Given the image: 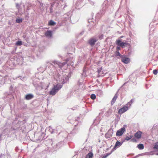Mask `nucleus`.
<instances>
[{"label": "nucleus", "mask_w": 158, "mask_h": 158, "mask_svg": "<svg viewBox=\"0 0 158 158\" xmlns=\"http://www.w3.org/2000/svg\"><path fill=\"white\" fill-rule=\"evenodd\" d=\"M114 0H105L103 2L102 9L97 14L95 18L98 20L103 16L106 13L110 14L113 10V6L115 4Z\"/></svg>", "instance_id": "f257e3e1"}, {"label": "nucleus", "mask_w": 158, "mask_h": 158, "mask_svg": "<svg viewBox=\"0 0 158 158\" xmlns=\"http://www.w3.org/2000/svg\"><path fill=\"white\" fill-rule=\"evenodd\" d=\"M62 59L65 61V62L61 63L56 60H54L52 63L48 62L47 63V66L45 69L47 70L48 73L50 75H52V74L55 72V68L58 66L59 68H61L66 64L69 61H70L72 59L71 57L66 58V59L62 58Z\"/></svg>", "instance_id": "f03ea898"}, {"label": "nucleus", "mask_w": 158, "mask_h": 158, "mask_svg": "<svg viewBox=\"0 0 158 158\" xmlns=\"http://www.w3.org/2000/svg\"><path fill=\"white\" fill-rule=\"evenodd\" d=\"M153 34H150L149 35V40L150 44H151V46L153 47L154 48L158 49V37L155 36L154 38V39L152 41L153 43L152 44V42L150 40L151 38L152 37Z\"/></svg>", "instance_id": "7ed1b4c3"}, {"label": "nucleus", "mask_w": 158, "mask_h": 158, "mask_svg": "<svg viewBox=\"0 0 158 158\" xmlns=\"http://www.w3.org/2000/svg\"><path fill=\"white\" fill-rule=\"evenodd\" d=\"M33 84L37 89L39 90L44 89L46 90L49 87V85H47L46 87L43 86L40 82L39 81L34 80L33 81Z\"/></svg>", "instance_id": "20e7f679"}, {"label": "nucleus", "mask_w": 158, "mask_h": 158, "mask_svg": "<svg viewBox=\"0 0 158 158\" xmlns=\"http://www.w3.org/2000/svg\"><path fill=\"white\" fill-rule=\"evenodd\" d=\"M62 87V85L60 84L54 85L52 90L49 92V94L52 95H54Z\"/></svg>", "instance_id": "39448f33"}, {"label": "nucleus", "mask_w": 158, "mask_h": 158, "mask_svg": "<svg viewBox=\"0 0 158 158\" xmlns=\"http://www.w3.org/2000/svg\"><path fill=\"white\" fill-rule=\"evenodd\" d=\"M98 40V37L97 35L94 36L89 39L87 41V43L91 47H93L96 42Z\"/></svg>", "instance_id": "423d86ee"}, {"label": "nucleus", "mask_w": 158, "mask_h": 158, "mask_svg": "<svg viewBox=\"0 0 158 158\" xmlns=\"http://www.w3.org/2000/svg\"><path fill=\"white\" fill-rule=\"evenodd\" d=\"M72 16L71 12H69L63 15L62 17V21L63 22L66 21H68L71 22V17Z\"/></svg>", "instance_id": "0eeeda50"}, {"label": "nucleus", "mask_w": 158, "mask_h": 158, "mask_svg": "<svg viewBox=\"0 0 158 158\" xmlns=\"http://www.w3.org/2000/svg\"><path fill=\"white\" fill-rule=\"evenodd\" d=\"M14 63L16 64L21 65L23 63V58L21 56H19L18 57L16 56H14Z\"/></svg>", "instance_id": "6e6552de"}, {"label": "nucleus", "mask_w": 158, "mask_h": 158, "mask_svg": "<svg viewBox=\"0 0 158 158\" xmlns=\"http://www.w3.org/2000/svg\"><path fill=\"white\" fill-rule=\"evenodd\" d=\"M13 96L10 94L6 93L4 94L3 98L6 102H8L10 100L13 99Z\"/></svg>", "instance_id": "1a4fd4ad"}, {"label": "nucleus", "mask_w": 158, "mask_h": 158, "mask_svg": "<svg viewBox=\"0 0 158 158\" xmlns=\"http://www.w3.org/2000/svg\"><path fill=\"white\" fill-rule=\"evenodd\" d=\"M52 145L54 151H56L59 148L62 146V143L59 142L57 143V142L54 141L52 143Z\"/></svg>", "instance_id": "9d476101"}, {"label": "nucleus", "mask_w": 158, "mask_h": 158, "mask_svg": "<svg viewBox=\"0 0 158 158\" xmlns=\"http://www.w3.org/2000/svg\"><path fill=\"white\" fill-rule=\"evenodd\" d=\"M126 125H125L123 126V127L118 130L116 132V135L117 136H120L122 135L126 131Z\"/></svg>", "instance_id": "9b49d317"}, {"label": "nucleus", "mask_w": 158, "mask_h": 158, "mask_svg": "<svg viewBox=\"0 0 158 158\" xmlns=\"http://www.w3.org/2000/svg\"><path fill=\"white\" fill-rule=\"evenodd\" d=\"M116 44L117 45L120 46L122 48H123L126 46L127 44L126 42H122L121 39H118L116 41Z\"/></svg>", "instance_id": "f8f14e48"}, {"label": "nucleus", "mask_w": 158, "mask_h": 158, "mask_svg": "<svg viewBox=\"0 0 158 158\" xmlns=\"http://www.w3.org/2000/svg\"><path fill=\"white\" fill-rule=\"evenodd\" d=\"M152 135H158V125H154L152 129Z\"/></svg>", "instance_id": "ddd939ff"}, {"label": "nucleus", "mask_w": 158, "mask_h": 158, "mask_svg": "<svg viewBox=\"0 0 158 158\" xmlns=\"http://www.w3.org/2000/svg\"><path fill=\"white\" fill-rule=\"evenodd\" d=\"M113 134V130L112 128L109 129L105 135V137L106 139L110 138L111 137Z\"/></svg>", "instance_id": "4468645a"}, {"label": "nucleus", "mask_w": 158, "mask_h": 158, "mask_svg": "<svg viewBox=\"0 0 158 158\" xmlns=\"http://www.w3.org/2000/svg\"><path fill=\"white\" fill-rule=\"evenodd\" d=\"M121 61L124 64H127L128 63L130 60V59L127 57L125 55H123L121 56Z\"/></svg>", "instance_id": "2eb2a0df"}, {"label": "nucleus", "mask_w": 158, "mask_h": 158, "mask_svg": "<svg viewBox=\"0 0 158 158\" xmlns=\"http://www.w3.org/2000/svg\"><path fill=\"white\" fill-rule=\"evenodd\" d=\"M78 131L79 130L78 127V124H77V125H75L74 128L71 132L70 134L72 135H74L78 133Z\"/></svg>", "instance_id": "dca6fc26"}, {"label": "nucleus", "mask_w": 158, "mask_h": 158, "mask_svg": "<svg viewBox=\"0 0 158 158\" xmlns=\"http://www.w3.org/2000/svg\"><path fill=\"white\" fill-rule=\"evenodd\" d=\"M124 141H123L122 142H121L118 141H117L115 143L114 148L112 149V151H114L117 148L120 147Z\"/></svg>", "instance_id": "f3484780"}, {"label": "nucleus", "mask_w": 158, "mask_h": 158, "mask_svg": "<svg viewBox=\"0 0 158 158\" xmlns=\"http://www.w3.org/2000/svg\"><path fill=\"white\" fill-rule=\"evenodd\" d=\"M45 35L47 38H50L52 37V31L51 30H48L45 32Z\"/></svg>", "instance_id": "a211bd4d"}, {"label": "nucleus", "mask_w": 158, "mask_h": 158, "mask_svg": "<svg viewBox=\"0 0 158 158\" xmlns=\"http://www.w3.org/2000/svg\"><path fill=\"white\" fill-rule=\"evenodd\" d=\"M119 89L118 90L117 92H116V94L114 95V96L112 98V100L111 102V105H113L115 102L117 98L118 97V92Z\"/></svg>", "instance_id": "6ab92c4d"}, {"label": "nucleus", "mask_w": 158, "mask_h": 158, "mask_svg": "<svg viewBox=\"0 0 158 158\" xmlns=\"http://www.w3.org/2000/svg\"><path fill=\"white\" fill-rule=\"evenodd\" d=\"M34 97V95L32 94H28L25 95V99L26 100H29L32 99Z\"/></svg>", "instance_id": "aec40b11"}, {"label": "nucleus", "mask_w": 158, "mask_h": 158, "mask_svg": "<svg viewBox=\"0 0 158 158\" xmlns=\"http://www.w3.org/2000/svg\"><path fill=\"white\" fill-rule=\"evenodd\" d=\"M142 134V132L141 131H138L135 133V137L137 139H139L140 138Z\"/></svg>", "instance_id": "412c9836"}, {"label": "nucleus", "mask_w": 158, "mask_h": 158, "mask_svg": "<svg viewBox=\"0 0 158 158\" xmlns=\"http://www.w3.org/2000/svg\"><path fill=\"white\" fill-rule=\"evenodd\" d=\"M69 78L68 76L64 77L61 81V82L63 84L66 83L69 80Z\"/></svg>", "instance_id": "4be33fe9"}, {"label": "nucleus", "mask_w": 158, "mask_h": 158, "mask_svg": "<svg viewBox=\"0 0 158 158\" xmlns=\"http://www.w3.org/2000/svg\"><path fill=\"white\" fill-rule=\"evenodd\" d=\"M113 110L111 108H109L106 113V115L107 116H109L112 113Z\"/></svg>", "instance_id": "5701e85b"}, {"label": "nucleus", "mask_w": 158, "mask_h": 158, "mask_svg": "<svg viewBox=\"0 0 158 158\" xmlns=\"http://www.w3.org/2000/svg\"><path fill=\"white\" fill-rule=\"evenodd\" d=\"M56 24V23L52 20H50L48 22V25L50 26H54Z\"/></svg>", "instance_id": "b1692460"}, {"label": "nucleus", "mask_w": 158, "mask_h": 158, "mask_svg": "<svg viewBox=\"0 0 158 158\" xmlns=\"http://www.w3.org/2000/svg\"><path fill=\"white\" fill-rule=\"evenodd\" d=\"M93 156V154L92 152H89L86 155L85 158H92Z\"/></svg>", "instance_id": "393cba45"}, {"label": "nucleus", "mask_w": 158, "mask_h": 158, "mask_svg": "<svg viewBox=\"0 0 158 158\" xmlns=\"http://www.w3.org/2000/svg\"><path fill=\"white\" fill-rule=\"evenodd\" d=\"M48 130L52 134L54 133H55V132L56 130L55 129H53L52 127L50 126L49 127H48Z\"/></svg>", "instance_id": "a878e982"}, {"label": "nucleus", "mask_w": 158, "mask_h": 158, "mask_svg": "<svg viewBox=\"0 0 158 158\" xmlns=\"http://www.w3.org/2000/svg\"><path fill=\"white\" fill-rule=\"evenodd\" d=\"M137 147L139 149L142 150L144 148V146L143 144L139 143L137 145Z\"/></svg>", "instance_id": "bb28decb"}, {"label": "nucleus", "mask_w": 158, "mask_h": 158, "mask_svg": "<svg viewBox=\"0 0 158 158\" xmlns=\"http://www.w3.org/2000/svg\"><path fill=\"white\" fill-rule=\"evenodd\" d=\"M153 149L158 150V142L155 143L154 145Z\"/></svg>", "instance_id": "cd10ccee"}, {"label": "nucleus", "mask_w": 158, "mask_h": 158, "mask_svg": "<svg viewBox=\"0 0 158 158\" xmlns=\"http://www.w3.org/2000/svg\"><path fill=\"white\" fill-rule=\"evenodd\" d=\"M132 135H130L127 136H126L125 138L124 139L123 141H125V140H126L127 141H128L130 139H131L132 137Z\"/></svg>", "instance_id": "c85d7f7f"}, {"label": "nucleus", "mask_w": 158, "mask_h": 158, "mask_svg": "<svg viewBox=\"0 0 158 158\" xmlns=\"http://www.w3.org/2000/svg\"><path fill=\"white\" fill-rule=\"evenodd\" d=\"M115 55L116 56H119V57L121 58L122 56H123V55H121L118 51H116V52Z\"/></svg>", "instance_id": "c756f323"}, {"label": "nucleus", "mask_w": 158, "mask_h": 158, "mask_svg": "<svg viewBox=\"0 0 158 158\" xmlns=\"http://www.w3.org/2000/svg\"><path fill=\"white\" fill-rule=\"evenodd\" d=\"M104 36V35L103 34L99 35L98 36L97 35V36L98 37V39L101 40L103 39Z\"/></svg>", "instance_id": "7c9ffc66"}, {"label": "nucleus", "mask_w": 158, "mask_h": 158, "mask_svg": "<svg viewBox=\"0 0 158 158\" xmlns=\"http://www.w3.org/2000/svg\"><path fill=\"white\" fill-rule=\"evenodd\" d=\"M23 43L21 41L18 40L15 43V44L17 46H21L22 45Z\"/></svg>", "instance_id": "2f4dec72"}, {"label": "nucleus", "mask_w": 158, "mask_h": 158, "mask_svg": "<svg viewBox=\"0 0 158 158\" xmlns=\"http://www.w3.org/2000/svg\"><path fill=\"white\" fill-rule=\"evenodd\" d=\"M22 19H17L16 20V22L18 23H21L22 22Z\"/></svg>", "instance_id": "473e14b6"}, {"label": "nucleus", "mask_w": 158, "mask_h": 158, "mask_svg": "<svg viewBox=\"0 0 158 158\" xmlns=\"http://www.w3.org/2000/svg\"><path fill=\"white\" fill-rule=\"evenodd\" d=\"M125 112L123 110V109L122 108L120 109L118 111V113L120 114H122Z\"/></svg>", "instance_id": "72a5a7b5"}, {"label": "nucleus", "mask_w": 158, "mask_h": 158, "mask_svg": "<svg viewBox=\"0 0 158 158\" xmlns=\"http://www.w3.org/2000/svg\"><path fill=\"white\" fill-rule=\"evenodd\" d=\"M83 0H78L76 3V6H79V5L82 2Z\"/></svg>", "instance_id": "f704fd0d"}, {"label": "nucleus", "mask_w": 158, "mask_h": 158, "mask_svg": "<svg viewBox=\"0 0 158 158\" xmlns=\"http://www.w3.org/2000/svg\"><path fill=\"white\" fill-rule=\"evenodd\" d=\"M90 98L94 100L96 98V96L94 94H92L90 96Z\"/></svg>", "instance_id": "c9c22d12"}, {"label": "nucleus", "mask_w": 158, "mask_h": 158, "mask_svg": "<svg viewBox=\"0 0 158 158\" xmlns=\"http://www.w3.org/2000/svg\"><path fill=\"white\" fill-rule=\"evenodd\" d=\"M122 108L125 112L127 111L129 109V108L128 107V106H124Z\"/></svg>", "instance_id": "e433bc0d"}, {"label": "nucleus", "mask_w": 158, "mask_h": 158, "mask_svg": "<svg viewBox=\"0 0 158 158\" xmlns=\"http://www.w3.org/2000/svg\"><path fill=\"white\" fill-rule=\"evenodd\" d=\"M79 106H75L71 108L72 110H75L78 108Z\"/></svg>", "instance_id": "4c0bfd02"}, {"label": "nucleus", "mask_w": 158, "mask_h": 158, "mask_svg": "<svg viewBox=\"0 0 158 158\" xmlns=\"http://www.w3.org/2000/svg\"><path fill=\"white\" fill-rule=\"evenodd\" d=\"M4 83V81L3 80L0 79V87Z\"/></svg>", "instance_id": "58836bf2"}, {"label": "nucleus", "mask_w": 158, "mask_h": 158, "mask_svg": "<svg viewBox=\"0 0 158 158\" xmlns=\"http://www.w3.org/2000/svg\"><path fill=\"white\" fill-rule=\"evenodd\" d=\"M117 116V118L116 119V120L117 121V122H118L119 120L120 119V115L119 114H117L116 115Z\"/></svg>", "instance_id": "ea45409f"}, {"label": "nucleus", "mask_w": 158, "mask_h": 158, "mask_svg": "<svg viewBox=\"0 0 158 158\" xmlns=\"http://www.w3.org/2000/svg\"><path fill=\"white\" fill-rule=\"evenodd\" d=\"M158 73V71L156 69L154 70L153 71V73L154 75H156Z\"/></svg>", "instance_id": "a19ab883"}, {"label": "nucleus", "mask_w": 158, "mask_h": 158, "mask_svg": "<svg viewBox=\"0 0 158 158\" xmlns=\"http://www.w3.org/2000/svg\"><path fill=\"white\" fill-rule=\"evenodd\" d=\"M90 4L92 6H94V2L93 1H92L91 0H89Z\"/></svg>", "instance_id": "79ce46f5"}, {"label": "nucleus", "mask_w": 158, "mask_h": 158, "mask_svg": "<svg viewBox=\"0 0 158 158\" xmlns=\"http://www.w3.org/2000/svg\"><path fill=\"white\" fill-rule=\"evenodd\" d=\"M86 71L85 69H84L83 70V72L82 73V75L84 76H85L86 74Z\"/></svg>", "instance_id": "37998d69"}, {"label": "nucleus", "mask_w": 158, "mask_h": 158, "mask_svg": "<svg viewBox=\"0 0 158 158\" xmlns=\"http://www.w3.org/2000/svg\"><path fill=\"white\" fill-rule=\"evenodd\" d=\"M114 151H112V149L111 150V152H110V153H106L105 155H106V156L107 157L108 156H109V155H110V154H111Z\"/></svg>", "instance_id": "c03bdc74"}, {"label": "nucleus", "mask_w": 158, "mask_h": 158, "mask_svg": "<svg viewBox=\"0 0 158 158\" xmlns=\"http://www.w3.org/2000/svg\"><path fill=\"white\" fill-rule=\"evenodd\" d=\"M5 157V155L4 154H1L0 155V158H4Z\"/></svg>", "instance_id": "a18cd8bd"}, {"label": "nucleus", "mask_w": 158, "mask_h": 158, "mask_svg": "<svg viewBox=\"0 0 158 158\" xmlns=\"http://www.w3.org/2000/svg\"><path fill=\"white\" fill-rule=\"evenodd\" d=\"M94 29V27H92L91 28H90L89 29V31L90 32H92L93 30Z\"/></svg>", "instance_id": "49530a36"}, {"label": "nucleus", "mask_w": 158, "mask_h": 158, "mask_svg": "<svg viewBox=\"0 0 158 158\" xmlns=\"http://www.w3.org/2000/svg\"><path fill=\"white\" fill-rule=\"evenodd\" d=\"M121 47L118 46L116 47V49L117 50V51H118L119 50H120L121 49L120 48Z\"/></svg>", "instance_id": "de8ad7c7"}, {"label": "nucleus", "mask_w": 158, "mask_h": 158, "mask_svg": "<svg viewBox=\"0 0 158 158\" xmlns=\"http://www.w3.org/2000/svg\"><path fill=\"white\" fill-rule=\"evenodd\" d=\"M102 70V68L101 67L99 69H98V73H101V70Z\"/></svg>", "instance_id": "09e8293b"}, {"label": "nucleus", "mask_w": 158, "mask_h": 158, "mask_svg": "<svg viewBox=\"0 0 158 158\" xmlns=\"http://www.w3.org/2000/svg\"><path fill=\"white\" fill-rule=\"evenodd\" d=\"M131 104L130 103V102H128L127 103V106H128L129 108V107H130Z\"/></svg>", "instance_id": "8fccbe9b"}, {"label": "nucleus", "mask_w": 158, "mask_h": 158, "mask_svg": "<svg viewBox=\"0 0 158 158\" xmlns=\"http://www.w3.org/2000/svg\"><path fill=\"white\" fill-rule=\"evenodd\" d=\"M131 141L133 142H135L136 141V140L134 138H133L131 139Z\"/></svg>", "instance_id": "3c124183"}, {"label": "nucleus", "mask_w": 158, "mask_h": 158, "mask_svg": "<svg viewBox=\"0 0 158 158\" xmlns=\"http://www.w3.org/2000/svg\"><path fill=\"white\" fill-rule=\"evenodd\" d=\"M128 82V81L124 83L123 85L120 88L122 87L123 86L125 85Z\"/></svg>", "instance_id": "603ef678"}, {"label": "nucleus", "mask_w": 158, "mask_h": 158, "mask_svg": "<svg viewBox=\"0 0 158 158\" xmlns=\"http://www.w3.org/2000/svg\"><path fill=\"white\" fill-rule=\"evenodd\" d=\"M80 118L79 117H77V118L75 119V120L76 121H77L78 122V120L80 119Z\"/></svg>", "instance_id": "864d4df0"}, {"label": "nucleus", "mask_w": 158, "mask_h": 158, "mask_svg": "<svg viewBox=\"0 0 158 158\" xmlns=\"http://www.w3.org/2000/svg\"><path fill=\"white\" fill-rule=\"evenodd\" d=\"M133 102V100L132 99H131V101L129 102H130V103L131 104Z\"/></svg>", "instance_id": "5fc2aeb1"}, {"label": "nucleus", "mask_w": 158, "mask_h": 158, "mask_svg": "<svg viewBox=\"0 0 158 158\" xmlns=\"http://www.w3.org/2000/svg\"><path fill=\"white\" fill-rule=\"evenodd\" d=\"M106 157H107L106 156V155H104L103 157H102V158H106Z\"/></svg>", "instance_id": "6e6d98bb"}, {"label": "nucleus", "mask_w": 158, "mask_h": 158, "mask_svg": "<svg viewBox=\"0 0 158 158\" xmlns=\"http://www.w3.org/2000/svg\"><path fill=\"white\" fill-rule=\"evenodd\" d=\"M99 92L100 93V94H101V95H102V92L101 90H99Z\"/></svg>", "instance_id": "4d7b16f0"}, {"label": "nucleus", "mask_w": 158, "mask_h": 158, "mask_svg": "<svg viewBox=\"0 0 158 158\" xmlns=\"http://www.w3.org/2000/svg\"><path fill=\"white\" fill-rule=\"evenodd\" d=\"M50 12L51 13L52 12V11H51V10H52V7L50 8Z\"/></svg>", "instance_id": "13d9d810"}, {"label": "nucleus", "mask_w": 158, "mask_h": 158, "mask_svg": "<svg viewBox=\"0 0 158 158\" xmlns=\"http://www.w3.org/2000/svg\"><path fill=\"white\" fill-rule=\"evenodd\" d=\"M83 33H84V32H81L80 33V34L81 35H83Z\"/></svg>", "instance_id": "bf43d9fd"}, {"label": "nucleus", "mask_w": 158, "mask_h": 158, "mask_svg": "<svg viewBox=\"0 0 158 158\" xmlns=\"http://www.w3.org/2000/svg\"><path fill=\"white\" fill-rule=\"evenodd\" d=\"M73 63L72 62L71 63H70V64L71 65H73Z\"/></svg>", "instance_id": "052dcab7"}, {"label": "nucleus", "mask_w": 158, "mask_h": 158, "mask_svg": "<svg viewBox=\"0 0 158 158\" xmlns=\"http://www.w3.org/2000/svg\"><path fill=\"white\" fill-rule=\"evenodd\" d=\"M156 155H158V153H156Z\"/></svg>", "instance_id": "680f3d73"}, {"label": "nucleus", "mask_w": 158, "mask_h": 158, "mask_svg": "<svg viewBox=\"0 0 158 158\" xmlns=\"http://www.w3.org/2000/svg\"><path fill=\"white\" fill-rule=\"evenodd\" d=\"M68 56H69V54H68L67 55V56H66L68 57Z\"/></svg>", "instance_id": "e2e57ef3"}, {"label": "nucleus", "mask_w": 158, "mask_h": 158, "mask_svg": "<svg viewBox=\"0 0 158 158\" xmlns=\"http://www.w3.org/2000/svg\"><path fill=\"white\" fill-rule=\"evenodd\" d=\"M23 36L24 38H25V35H23Z\"/></svg>", "instance_id": "0e129e2a"}, {"label": "nucleus", "mask_w": 158, "mask_h": 158, "mask_svg": "<svg viewBox=\"0 0 158 158\" xmlns=\"http://www.w3.org/2000/svg\"><path fill=\"white\" fill-rule=\"evenodd\" d=\"M16 6H18V4H17V5H16Z\"/></svg>", "instance_id": "69168bd1"}, {"label": "nucleus", "mask_w": 158, "mask_h": 158, "mask_svg": "<svg viewBox=\"0 0 158 158\" xmlns=\"http://www.w3.org/2000/svg\"><path fill=\"white\" fill-rule=\"evenodd\" d=\"M16 149H18L17 147L16 148Z\"/></svg>", "instance_id": "338daca9"}, {"label": "nucleus", "mask_w": 158, "mask_h": 158, "mask_svg": "<svg viewBox=\"0 0 158 158\" xmlns=\"http://www.w3.org/2000/svg\"><path fill=\"white\" fill-rule=\"evenodd\" d=\"M16 149H18L17 147L16 148Z\"/></svg>", "instance_id": "774afa93"}]
</instances>
